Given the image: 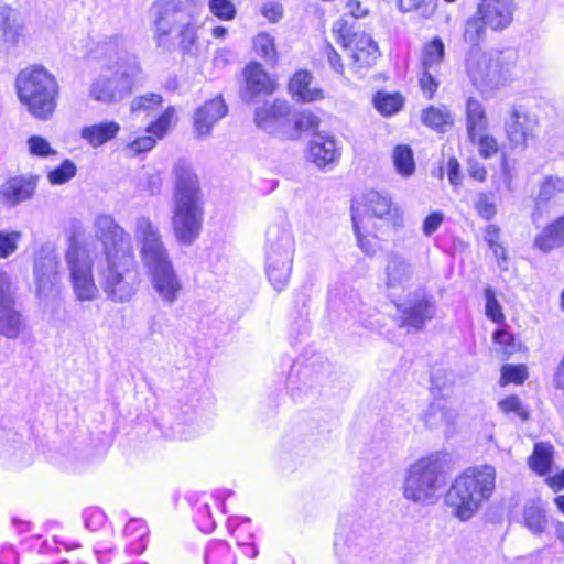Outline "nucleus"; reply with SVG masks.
<instances>
[{
    "label": "nucleus",
    "instance_id": "5fc2aeb1",
    "mask_svg": "<svg viewBox=\"0 0 564 564\" xmlns=\"http://www.w3.org/2000/svg\"><path fill=\"white\" fill-rule=\"evenodd\" d=\"M163 102V98L159 94L147 93L133 98L130 102V111L132 113L149 112L154 110Z\"/></svg>",
    "mask_w": 564,
    "mask_h": 564
},
{
    "label": "nucleus",
    "instance_id": "f257e3e1",
    "mask_svg": "<svg viewBox=\"0 0 564 564\" xmlns=\"http://www.w3.org/2000/svg\"><path fill=\"white\" fill-rule=\"evenodd\" d=\"M94 238L78 220L67 234L65 263L75 299L90 302L100 290L115 303L129 302L139 285L138 270L130 234L113 216L99 213L93 221Z\"/></svg>",
    "mask_w": 564,
    "mask_h": 564
},
{
    "label": "nucleus",
    "instance_id": "f8f14e48",
    "mask_svg": "<svg viewBox=\"0 0 564 564\" xmlns=\"http://www.w3.org/2000/svg\"><path fill=\"white\" fill-rule=\"evenodd\" d=\"M354 206L360 207V215L365 217V224L375 226L373 219L392 227H399L403 221V212L391 202V198L378 192H369L362 202L354 200Z\"/></svg>",
    "mask_w": 564,
    "mask_h": 564
},
{
    "label": "nucleus",
    "instance_id": "9b49d317",
    "mask_svg": "<svg viewBox=\"0 0 564 564\" xmlns=\"http://www.w3.org/2000/svg\"><path fill=\"white\" fill-rule=\"evenodd\" d=\"M332 33L335 41L349 51L351 68L355 72L370 68L379 58V46L372 36L364 31H354L346 20L335 21Z\"/></svg>",
    "mask_w": 564,
    "mask_h": 564
},
{
    "label": "nucleus",
    "instance_id": "2eb2a0df",
    "mask_svg": "<svg viewBox=\"0 0 564 564\" xmlns=\"http://www.w3.org/2000/svg\"><path fill=\"white\" fill-rule=\"evenodd\" d=\"M538 119L521 105L511 106L505 120V133L513 148L525 149L535 139Z\"/></svg>",
    "mask_w": 564,
    "mask_h": 564
},
{
    "label": "nucleus",
    "instance_id": "c756f323",
    "mask_svg": "<svg viewBox=\"0 0 564 564\" xmlns=\"http://www.w3.org/2000/svg\"><path fill=\"white\" fill-rule=\"evenodd\" d=\"M246 88L252 96L258 94H271L275 89V83L263 70L259 63H250L245 68Z\"/></svg>",
    "mask_w": 564,
    "mask_h": 564
},
{
    "label": "nucleus",
    "instance_id": "4468645a",
    "mask_svg": "<svg viewBox=\"0 0 564 564\" xmlns=\"http://www.w3.org/2000/svg\"><path fill=\"white\" fill-rule=\"evenodd\" d=\"M89 58L106 70H116L127 59L137 57L128 53V41L122 35L112 34L94 44Z\"/></svg>",
    "mask_w": 564,
    "mask_h": 564
},
{
    "label": "nucleus",
    "instance_id": "f704fd0d",
    "mask_svg": "<svg viewBox=\"0 0 564 564\" xmlns=\"http://www.w3.org/2000/svg\"><path fill=\"white\" fill-rule=\"evenodd\" d=\"M22 28L17 11L6 4L0 6V30L3 42L14 44L21 35Z\"/></svg>",
    "mask_w": 564,
    "mask_h": 564
},
{
    "label": "nucleus",
    "instance_id": "4d7b16f0",
    "mask_svg": "<svg viewBox=\"0 0 564 564\" xmlns=\"http://www.w3.org/2000/svg\"><path fill=\"white\" fill-rule=\"evenodd\" d=\"M210 13L224 21H230L236 17V8L230 0H209Z\"/></svg>",
    "mask_w": 564,
    "mask_h": 564
},
{
    "label": "nucleus",
    "instance_id": "20e7f679",
    "mask_svg": "<svg viewBox=\"0 0 564 564\" xmlns=\"http://www.w3.org/2000/svg\"><path fill=\"white\" fill-rule=\"evenodd\" d=\"M497 473L490 465L466 468L452 482L445 496V503L452 514L460 521L474 517L488 501L496 488Z\"/></svg>",
    "mask_w": 564,
    "mask_h": 564
},
{
    "label": "nucleus",
    "instance_id": "49530a36",
    "mask_svg": "<svg viewBox=\"0 0 564 564\" xmlns=\"http://www.w3.org/2000/svg\"><path fill=\"white\" fill-rule=\"evenodd\" d=\"M486 29H488V24L485 23V20L476 12L475 15L468 18L465 23L464 41L471 44L473 47L478 46V43L485 39Z\"/></svg>",
    "mask_w": 564,
    "mask_h": 564
},
{
    "label": "nucleus",
    "instance_id": "c85d7f7f",
    "mask_svg": "<svg viewBox=\"0 0 564 564\" xmlns=\"http://www.w3.org/2000/svg\"><path fill=\"white\" fill-rule=\"evenodd\" d=\"M562 246H564V215L549 224L534 238V247L545 253Z\"/></svg>",
    "mask_w": 564,
    "mask_h": 564
},
{
    "label": "nucleus",
    "instance_id": "39448f33",
    "mask_svg": "<svg viewBox=\"0 0 564 564\" xmlns=\"http://www.w3.org/2000/svg\"><path fill=\"white\" fill-rule=\"evenodd\" d=\"M516 59V53L511 50L482 51L476 46L465 57V72L484 97H492L514 79Z\"/></svg>",
    "mask_w": 564,
    "mask_h": 564
},
{
    "label": "nucleus",
    "instance_id": "a878e982",
    "mask_svg": "<svg viewBox=\"0 0 564 564\" xmlns=\"http://www.w3.org/2000/svg\"><path fill=\"white\" fill-rule=\"evenodd\" d=\"M458 413L455 409L446 405L443 400H435L423 413V421L430 429L443 427L449 432L455 425Z\"/></svg>",
    "mask_w": 564,
    "mask_h": 564
},
{
    "label": "nucleus",
    "instance_id": "680f3d73",
    "mask_svg": "<svg viewBox=\"0 0 564 564\" xmlns=\"http://www.w3.org/2000/svg\"><path fill=\"white\" fill-rule=\"evenodd\" d=\"M83 519L87 529L90 531H97L105 524L106 514L97 507H89L84 510Z\"/></svg>",
    "mask_w": 564,
    "mask_h": 564
},
{
    "label": "nucleus",
    "instance_id": "338daca9",
    "mask_svg": "<svg viewBox=\"0 0 564 564\" xmlns=\"http://www.w3.org/2000/svg\"><path fill=\"white\" fill-rule=\"evenodd\" d=\"M499 408L505 413L513 412L522 420H525L528 417L527 410L522 405L521 400L516 395H511V397H508V398L501 400L499 402Z\"/></svg>",
    "mask_w": 564,
    "mask_h": 564
},
{
    "label": "nucleus",
    "instance_id": "58836bf2",
    "mask_svg": "<svg viewBox=\"0 0 564 564\" xmlns=\"http://www.w3.org/2000/svg\"><path fill=\"white\" fill-rule=\"evenodd\" d=\"M123 534L124 536L132 538L134 540L132 543L128 545V550L130 553L140 554L145 550L147 543L144 539L148 535V528L143 520H129L124 525Z\"/></svg>",
    "mask_w": 564,
    "mask_h": 564
},
{
    "label": "nucleus",
    "instance_id": "13d9d810",
    "mask_svg": "<svg viewBox=\"0 0 564 564\" xmlns=\"http://www.w3.org/2000/svg\"><path fill=\"white\" fill-rule=\"evenodd\" d=\"M527 377L528 373L525 366L505 365L501 369L500 382L502 386L508 383L521 384L524 382Z\"/></svg>",
    "mask_w": 564,
    "mask_h": 564
},
{
    "label": "nucleus",
    "instance_id": "72a5a7b5",
    "mask_svg": "<svg viewBox=\"0 0 564 564\" xmlns=\"http://www.w3.org/2000/svg\"><path fill=\"white\" fill-rule=\"evenodd\" d=\"M22 28L17 11L6 4L0 6V30L3 42L14 44L21 35Z\"/></svg>",
    "mask_w": 564,
    "mask_h": 564
},
{
    "label": "nucleus",
    "instance_id": "de8ad7c7",
    "mask_svg": "<svg viewBox=\"0 0 564 564\" xmlns=\"http://www.w3.org/2000/svg\"><path fill=\"white\" fill-rule=\"evenodd\" d=\"M422 121L425 126L435 130H444L453 124L452 116L447 109L437 107H429L424 110Z\"/></svg>",
    "mask_w": 564,
    "mask_h": 564
},
{
    "label": "nucleus",
    "instance_id": "8fccbe9b",
    "mask_svg": "<svg viewBox=\"0 0 564 564\" xmlns=\"http://www.w3.org/2000/svg\"><path fill=\"white\" fill-rule=\"evenodd\" d=\"M253 48L256 53L269 63L276 62V51L274 40L268 33H259L253 39Z\"/></svg>",
    "mask_w": 564,
    "mask_h": 564
},
{
    "label": "nucleus",
    "instance_id": "79ce46f5",
    "mask_svg": "<svg viewBox=\"0 0 564 564\" xmlns=\"http://www.w3.org/2000/svg\"><path fill=\"white\" fill-rule=\"evenodd\" d=\"M205 561L207 564H235L236 557L227 542L213 541L207 545Z\"/></svg>",
    "mask_w": 564,
    "mask_h": 564
},
{
    "label": "nucleus",
    "instance_id": "052dcab7",
    "mask_svg": "<svg viewBox=\"0 0 564 564\" xmlns=\"http://www.w3.org/2000/svg\"><path fill=\"white\" fill-rule=\"evenodd\" d=\"M438 72L433 69H422L419 76V83L423 94L430 99L438 88V82L436 79Z\"/></svg>",
    "mask_w": 564,
    "mask_h": 564
},
{
    "label": "nucleus",
    "instance_id": "603ef678",
    "mask_svg": "<svg viewBox=\"0 0 564 564\" xmlns=\"http://www.w3.org/2000/svg\"><path fill=\"white\" fill-rule=\"evenodd\" d=\"M484 295H485V301H486V304H485L486 316L496 324L503 323L505 314L502 312V306L499 303L494 289L490 286H487L484 290Z\"/></svg>",
    "mask_w": 564,
    "mask_h": 564
},
{
    "label": "nucleus",
    "instance_id": "423d86ee",
    "mask_svg": "<svg viewBox=\"0 0 564 564\" xmlns=\"http://www.w3.org/2000/svg\"><path fill=\"white\" fill-rule=\"evenodd\" d=\"M151 11L154 15L153 36L159 46L172 35L180 37L184 50L195 44L199 28L196 0H156Z\"/></svg>",
    "mask_w": 564,
    "mask_h": 564
},
{
    "label": "nucleus",
    "instance_id": "a19ab883",
    "mask_svg": "<svg viewBox=\"0 0 564 564\" xmlns=\"http://www.w3.org/2000/svg\"><path fill=\"white\" fill-rule=\"evenodd\" d=\"M552 458V445L546 443H536L534 451L529 458V466L533 471L540 475H545L550 470Z\"/></svg>",
    "mask_w": 564,
    "mask_h": 564
},
{
    "label": "nucleus",
    "instance_id": "7c9ffc66",
    "mask_svg": "<svg viewBox=\"0 0 564 564\" xmlns=\"http://www.w3.org/2000/svg\"><path fill=\"white\" fill-rule=\"evenodd\" d=\"M365 217L360 215V207H352V225L357 242L361 251L367 256H373L379 249L376 235L370 232V225L365 224Z\"/></svg>",
    "mask_w": 564,
    "mask_h": 564
},
{
    "label": "nucleus",
    "instance_id": "4c0bfd02",
    "mask_svg": "<svg viewBox=\"0 0 564 564\" xmlns=\"http://www.w3.org/2000/svg\"><path fill=\"white\" fill-rule=\"evenodd\" d=\"M445 55V45L440 37H434L422 48L421 68L438 72Z\"/></svg>",
    "mask_w": 564,
    "mask_h": 564
},
{
    "label": "nucleus",
    "instance_id": "ea45409f",
    "mask_svg": "<svg viewBox=\"0 0 564 564\" xmlns=\"http://www.w3.org/2000/svg\"><path fill=\"white\" fill-rule=\"evenodd\" d=\"M404 98L399 93L378 91L373 97V106L384 117L392 116L403 107Z\"/></svg>",
    "mask_w": 564,
    "mask_h": 564
},
{
    "label": "nucleus",
    "instance_id": "774afa93",
    "mask_svg": "<svg viewBox=\"0 0 564 564\" xmlns=\"http://www.w3.org/2000/svg\"><path fill=\"white\" fill-rule=\"evenodd\" d=\"M156 140L158 139L152 134L142 135V137H139L135 140L131 141L127 145V149L132 154H141L143 152H147V151H150L151 149H153V147L156 143Z\"/></svg>",
    "mask_w": 564,
    "mask_h": 564
},
{
    "label": "nucleus",
    "instance_id": "2f4dec72",
    "mask_svg": "<svg viewBox=\"0 0 564 564\" xmlns=\"http://www.w3.org/2000/svg\"><path fill=\"white\" fill-rule=\"evenodd\" d=\"M386 274L388 289H404L413 275L411 265L394 254L389 257Z\"/></svg>",
    "mask_w": 564,
    "mask_h": 564
},
{
    "label": "nucleus",
    "instance_id": "bb28decb",
    "mask_svg": "<svg viewBox=\"0 0 564 564\" xmlns=\"http://www.w3.org/2000/svg\"><path fill=\"white\" fill-rule=\"evenodd\" d=\"M120 131V124L116 121H102L85 126L80 130V138L93 148H98L113 140Z\"/></svg>",
    "mask_w": 564,
    "mask_h": 564
},
{
    "label": "nucleus",
    "instance_id": "4be33fe9",
    "mask_svg": "<svg viewBox=\"0 0 564 564\" xmlns=\"http://www.w3.org/2000/svg\"><path fill=\"white\" fill-rule=\"evenodd\" d=\"M226 113L227 106L220 97L207 100L194 112L195 133L199 138L208 137L214 126L224 118Z\"/></svg>",
    "mask_w": 564,
    "mask_h": 564
},
{
    "label": "nucleus",
    "instance_id": "a18cd8bd",
    "mask_svg": "<svg viewBox=\"0 0 564 564\" xmlns=\"http://www.w3.org/2000/svg\"><path fill=\"white\" fill-rule=\"evenodd\" d=\"M436 8L437 0H398V9L401 12H415L424 19H431Z\"/></svg>",
    "mask_w": 564,
    "mask_h": 564
},
{
    "label": "nucleus",
    "instance_id": "393cba45",
    "mask_svg": "<svg viewBox=\"0 0 564 564\" xmlns=\"http://www.w3.org/2000/svg\"><path fill=\"white\" fill-rule=\"evenodd\" d=\"M227 527L230 534L236 539L237 545L242 547L243 554L249 558H256L259 551L252 542L251 519L248 517H230L227 520Z\"/></svg>",
    "mask_w": 564,
    "mask_h": 564
},
{
    "label": "nucleus",
    "instance_id": "e2e57ef3",
    "mask_svg": "<svg viewBox=\"0 0 564 564\" xmlns=\"http://www.w3.org/2000/svg\"><path fill=\"white\" fill-rule=\"evenodd\" d=\"M475 208L478 215L486 220L494 218L497 213L494 198L490 195L484 193L478 195L475 203Z\"/></svg>",
    "mask_w": 564,
    "mask_h": 564
},
{
    "label": "nucleus",
    "instance_id": "5701e85b",
    "mask_svg": "<svg viewBox=\"0 0 564 564\" xmlns=\"http://www.w3.org/2000/svg\"><path fill=\"white\" fill-rule=\"evenodd\" d=\"M25 448L24 435L11 416H0V460L15 457Z\"/></svg>",
    "mask_w": 564,
    "mask_h": 564
},
{
    "label": "nucleus",
    "instance_id": "69168bd1",
    "mask_svg": "<svg viewBox=\"0 0 564 564\" xmlns=\"http://www.w3.org/2000/svg\"><path fill=\"white\" fill-rule=\"evenodd\" d=\"M172 429H173V436L176 438H180V440L193 438L196 435H198L200 432V429L198 427V425L192 420H189L188 422H184V423L181 421H177L172 426Z\"/></svg>",
    "mask_w": 564,
    "mask_h": 564
},
{
    "label": "nucleus",
    "instance_id": "6e6d98bb",
    "mask_svg": "<svg viewBox=\"0 0 564 564\" xmlns=\"http://www.w3.org/2000/svg\"><path fill=\"white\" fill-rule=\"evenodd\" d=\"M75 175V164L69 160H64L61 165L48 172L47 180L52 185H62L70 181Z\"/></svg>",
    "mask_w": 564,
    "mask_h": 564
},
{
    "label": "nucleus",
    "instance_id": "412c9836",
    "mask_svg": "<svg viewBox=\"0 0 564 564\" xmlns=\"http://www.w3.org/2000/svg\"><path fill=\"white\" fill-rule=\"evenodd\" d=\"M307 158L317 167L336 163L340 158V148L336 138L328 132L315 133L310 141Z\"/></svg>",
    "mask_w": 564,
    "mask_h": 564
},
{
    "label": "nucleus",
    "instance_id": "f3484780",
    "mask_svg": "<svg viewBox=\"0 0 564 564\" xmlns=\"http://www.w3.org/2000/svg\"><path fill=\"white\" fill-rule=\"evenodd\" d=\"M254 122L268 133L286 137V129L290 128V105L284 100L264 104L256 109Z\"/></svg>",
    "mask_w": 564,
    "mask_h": 564
},
{
    "label": "nucleus",
    "instance_id": "864d4df0",
    "mask_svg": "<svg viewBox=\"0 0 564 564\" xmlns=\"http://www.w3.org/2000/svg\"><path fill=\"white\" fill-rule=\"evenodd\" d=\"M22 234L18 230H0V259H8L17 252Z\"/></svg>",
    "mask_w": 564,
    "mask_h": 564
},
{
    "label": "nucleus",
    "instance_id": "473e14b6",
    "mask_svg": "<svg viewBox=\"0 0 564 564\" xmlns=\"http://www.w3.org/2000/svg\"><path fill=\"white\" fill-rule=\"evenodd\" d=\"M488 118L484 105L474 97L466 101V129L468 138L488 130Z\"/></svg>",
    "mask_w": 564,
    "mask_h": 564
},
{
    "label": "nucleus",
    "instance_id": "ddd939ff",
    "mask_svg": "<svg viewBox=\"0 0 564 564\" xmlns=\"http://www.w3.org/2000/svg\"><path fill=\"white\" fill-rule=\"evenodd\" d=\"M23 316L15 308L14 291L9 274L0 268V335L13 339L23 330Z\"/></svg>",
    "mask_w": 564,
    "mask_h": 564
},
{
    "label": "nucleus",
    "instance_id": "7ed1b4c3",
    "mask_svg": "<svg viewBox=\"0 0 564 564\" xmlns=\"http://www.w3.org/2000/svg\"><path fill=\"white\" fill-rule=\"evenodd\" d=\"M173 174V232L180 245L192 246L198 239L204 221V200L198 176L184 160L174 164Z\"/></svg>",
    "mask_w": 564,
    "mask_h": 564
},
{
    "label": "nucleus",
    "instance_id": "6e6552de",
    "mask_svg": "<svg viewBox=\"0 0 564 564\" xmlns=\"http://www.w3.org/2000/svg\"><path fill=\"white\" fill-rule=\"evenodd\" d=\"M445 485L438 453L421 457L412 463L404 474L403 497L421 506L436 502Z\"/></svg>",
    "mask_w": 564,
    "mask_h": 564
},
{
    "label": "nucleus",
    "instance_id": "0e129e2a",
    "mask_svg": "<svg viewBox=\"0 0 564 564\" xmlns=\"http://www.w3.org/2000/svg\"><path fill=\"white\" fill-rule=\"evenodd\" d=\"M485 241L492 250L497 259H505L506 251L503 247L498 242L499 240V228L496 225H488L485 229Z\"/></svg>",
    "mask_w": 564,
    "mask_h": 564
},
{
    "label": "nucleus",
    "instance_id": "e433bc0d",
    "mask_svg": "<svg viewBox=\"0 0 564 564\" xmlns=\"http://www.w3.org/2000/svg\"><path fill=\"white\" fill-rule=\"evenodd\" d=\"M319 122V118L310 110L295 112L290 110V128L286 129L285 138L296 139L302 132L316 129Z\"/></svg>",
    "mask_w": 564,
    "mask_h": 564
},
{
    "label": "nucleus",
    "instance_id": "0eeeda50",
    "mask_svg": "<svg viewBox=\"0 0 564 564\" xmlns=\"http://www.w3.org/2000/svg\"><path fill=\"white\" fill-rule=\"evenodd\" d=\"M19 100L39 120L50 119L57 106L58 84L41 66L21 70L15 79Z\"/></svg>",
    "mask_w": 564,
    "mask_h": 564
},
{
    "label": "nucleus",
    "instance_id": "bf43d9fd",
    "mask_svg": "<svg viewBox=\"0 0 564 564\" xmlns=\"http://www.w3.org/2000/svg\"><path fill=\"white\" fill-rule=\"evenodd\" d=\"M28 149L31 155L46 158L54 154L55 151L52 149L50 142L39 135H32L28 139Z\"/></svg>",
    "mask_w": 564,
    "mask_h": 564
},
{
    "label": "nucleus",
    "instance_id": "9d476101",
    "mask_svg": "<svg viewBox=\"0 0 564 564\" xmlns=\"http://www.w3.org/2000/svg\"><path fill=\"white\" fill-rule=\"evenodd\" d=\"M294 251V239L289 225L273 224L267 230V275L276 291L289 282Z\"/></svg>",
    "mask_w": 564,
    "mask_h": 564
},
{
    "label": "nucleus",
    "instance_id": "3c124183",
    "mask_svg": "<svg viewBox=\"0 0 564 564\" xmlns=\"http://www.w3.org/2000/svg\"><path fill=\"white\" fill-rule=\"evenodd\" d=\"M469 140L477 147L479 155L484 159L494 156L499 150L497 139L487 133V131L476 133V135L469 138Z\"/></svg>",
    "mask_w": 564,
    "mask_h": 564
},
{
    "label": "nucleus",
    "instance_id": "aec40b11",
    "mask_svg": "<svg viewBox=\"0 0 564 564\" xmlns=\"http://www.w3.org/2000/svg\"><path fill=\"white\" fill-rule=\"evenodd\" d=\"M37 183L39 176L33 174L18 175L7 180L0 186V204L7 208H13L32 199Z\"/></svg>",
    "mask_w": 564,
    "mask_h": 564
},
{
    "label": "nucleus",
    "instance_id": "f03ea898",
    "mask_svg": "<svg viewBox=\"0 0 564 564\" xmlns=\"http://www.w3.org/2000/svg\"><path fill=\"white\" fill-rule=\"evenodd\" d=\"M132 230L154 291L163 303H175L183 284L170 259L159 225L149 216L140 215L135 217Z\"/></svg>",
    "mask_w": 564,
    "mask_h": 564
},
{
    "label": "nucleus",
    "instance_id": "dca6fc26",
    "mask_svg": "<svg viewBox=\"0 0 564 564\" xmlns=\"http://www.w3.org/2000/svg\"><path fill=\"white\" fill-rule=\"evenodd\" d=\"M34 279L37 295L46 297L57 292L59 283V259L52 248H42L34 261Z\"/></svg>",
    "mask_w": 564,
    "mask_h": 564
},
{
    "label": "nucleus",
    "instance_id": "1a4fd4ad",
    "mask_svg": "<svg viewBox=\"0 0 564 564\" xmlns=\"http://www.w3.org/2000/svg\"><path fill=\"white\" fill-rule=\"evenodd\" d=\"M109 72L95 76L88 86V97L101 105L120 104L143 80L138 58H129L118 69Z\"/></svg>",
    "mask_w": 564,
    "mask_h": 564
},
{
    "label": "nucleus",
    "instance_id": "cd10ccee",
    "mask_svg": "<svg viewBox=\"0 0 564 564\" xmlns=\"http://www.w3.org/2000/svg\"><path fill=\"white\" fill-rule=\"evenodd\" d=\"M232 494L229 489H217L210 495V502H205L198 509V523L203 532L209 533L216 525L212 517V508L219 509L221 513H226V501Z\"/></svg>",
    "mask_w": 564,
    "mask_h": 564
},
{
    "label": "nucleus",
    "instance_id": "a211bd4d",
    "mask_svg": "<svg viewBox=\"0 0 564 564\" xmlns=\"http://www.w3.org/2000/svg\"><path fill=\"white\" fill-rule=\"evenodd\" d=\"M401 319L404 326L415 330L422 329L427 321L436 315V305L431 295L416 292L411 300L400 307Z\"/></svg>",
    "mask_w": 564,
    "mask_h": 564
},
{
    "label": "nucleus",
    "instance_id": "b1692460",
    "mask_svg": "<svg viewBox=\"0 0 564 564\" xmlns=\"http://www.w3.org/2000/svg\"><path fill=\"white\" fill-rule=\"evenodd\" d=\"M289 93L294 101L301 104H310L324 98L323 89L315 85L313 75L308 70H299L291 77Z\"/></svg>",
    "mask_w": 564,
    "mask_h": 564
},
{
    "label": "nucleus",
    "instance_id": "c03bdc74",
    "mask_svg": "<svg viewBox=\"0 0 564 564\" xmlns=\"http://www.w3.org/2000/svg\"><path fill=\"white\" fill-rule=\"evenodd\" d=\"M393 164L398 173L404 177L413 174L415 163L413 152L409 145H397L392 154Z\"/></svg>",
    "mask_w": 564,
    "mask_h": 564
},
{
    "label": "nucleus",
    "instance_id": "c9c22d12",
    "mask_svg": "<svg viewBox=\"0 0 564 564\" xmlns=\"http://www.w3.org/2000/svg\"><path fill=\"white\" fill-rule=\"evenodd\" d=\"M564 196V176L549 175L542 178L534 197L536 207Z\"/></svg>",
    "mask_w": 564,
    "mask_h": 564
},
{
    "label": "nucleus",
    "instance_id": "6ab92c4d",
    "mask_svg": "<svg viewBox=\"0 0 564 564\" xmlns=\"http://www.w3.org/2000/svg\"><path fill=\"white\" fill-rule=\"evenodd\" d=\"M517 9L514 0H479L476 11L488 29L502 31L512 24Z\"/></svg>",
    "mask_w": 564,
    "mask_h": 564
},
{
    "label": "nucleus",
    "instance_id": "37998d69",
    "mask_svg": "<svg viewBox=\"0 0 564 564\" xmlns=\"http://www.w3.org/2000/svg\"><path fill=\"white\" fill-rule=\"evenodd\" d=\"M523 521L533 534H541L545 529L546 517L541 506L531 501L524 506Z\"/></svg>",
    "mask_w": 564,
    "mask_h": 564
},
{
    "label": "nucleus",
    "instance_id": "09e8293b",
    "mask_svg": "<svg viewBox=\"0 0 564 564\" xmlns=\"http://www.w3.org/2000/svg\"><path fill=\"white\" fill-rule=\"evenodd\" d=\"M175 122H176L175 108L172 106H169L163 111V113L147 128V132L149 134L154 135L156 139H162Z\"/></svg>",
    "mask_w": 564,
    "mask_h": 564
}]
</instances>
